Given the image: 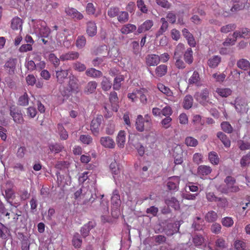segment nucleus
Listing matches in <instances>:
<instances>
[{
    "label": "nucleus",
    "mask_w": 250,
    "mask_h": 250,
    "mask_svg": "<svg viewBox=\"0 0 250 250\" xmlns=\"http://www.w3.org/2000/svg\"><path fill=\"white\" fill-rule=\"evenodd\" d=\"M137 29L136 25L128 23L124 25L120 29L121 32L123 34H128L135 31Z\"/></svg>",
    "instance_id": "25"
},
{
    "label": "nucleus",
    "mask_w": 250,
    "mask_h": 250,
    "mask_svg": "<svg viewBox=\"0 0 250 250\" xmlns=\"http://www.w3.org/2000/svg\"><path fill=\"white\" fill-rule=\"evenodd\" d=\"M68 74V71L66 70H61L56 71V77L58 82L60 83H62L64 80L66 78Z\"/></svg>",
    "instance_id": "39"
},
{
    "label": "nucleus",
    "mask_w": 250,
    "mask_h": 250,
    "mask_svg": "<svg viewBox=\"0 0 250 250\" xmlns=\"http://www.w3.org/2000/svg\"><path fill=\"white\" fill-rule=\"evenodd\" d=\"M125 140V132L123 130L120 131L116 138L117 146L119 148H123L124 147Z\"/></svg>",
    "instance_id": "20"
},
{
    "label": "nucleus",
    "mask_w": 250,
    "mask_h": 250,
    "mask_svg": "<svg viewBox=\"0 0 250 250\" xmlns=\"http://www.w3.org/2000/svg\"><path fill=\"white\" fill-rule=\"evenodd\" d=\"M17 63V60L14 59H9L5 64L4 68L10 74L14 73Z\"/></svg>",
    "instance_id": "19"
},
{
    "label": "nucleus",
    "mask_w": 250,
    "mask_h": 250,
    "mask_svg": "<svg viewBox=\"0 0 250 250\" xmlns=\"http://www.w3.org/2000/svg\"><path fill=\"white\" fill-rule=\"evenodd\" d=\"M82 243V240L79 233H75L73 237L72 244L75 248H79Z\"/></svg>",
    "instance_id": "57"
},
{
    "label": "nucleus",
    "mask_w": 250,
    "mask_h": 250,
    "mask_svg": "<svg viewBox=\"0 0 250 250\" xmlns=\"http://www.w3.org/2000/svg\"><path fill=\"white\" fill-rule=\"evenodd\" d=\"M235 38L239 37L248 39L250 38V30L247 28L242 29L240 31H235L233 34Z\"/></svg>",
    "instance_id": "29"
},
{
    "label": "nucleus",
    "mask_w": 250,
    "mask_h": 250,
    "mask_svg": "<svg viewBox=\"0 0 250 250\" xmlns=\"http://www.w3.org/2000/svg\"><path fill=\"white\" fill-rule=\"evenodd\" d=\"M193 98L190 95H187L183 101V107L185 109H188L191 107L193 104Z\"/></svg>",
    "instance_id": "43"
},
{
    "label": "nucleus",
    "mask_w": 250,
    "mask_h": 250,
    "mask_svg": "<svg viewBox=\"0 0 250 250\" xmlns=\"http://www.w3.org/2000/svg\"><path fill=\"white\" fill-rule=\"evenodd\" d=\"M180 183L178 176H173L168 178L167 186L169 190L177 189Z\"/></svg>",
    "instance_id": "13"
},
{
    "label": "nucleus",
    "mask_w": 250,
    "mask_h": 250,
    "mask_svg": "<svg viewBox=\"0 0 250 250\" xmlns=\"http://www.w3.org/2000/svg\"><path fill=\"white\" fill-rule=\"evenodd\" d=\"M85 73L87 76L92 78H98L102 76V73L100 71L93 68L88 69Z\"/></svg>",
    "instance_id": "38"
},
{
    "label": "nucleus",
    "mask_w": 250,
    "mask_h": 250,
    "mask_svg": "<svg viewBox=\"0 0 250 250\" xmlns=\"http://www.w3.org/2000/svg\"><path fill=\"white\" fill-rule=\"evenodd\" d=\"M97 28L95 22L90 21L86 24V33L89 37H93L97 34Z\"/></svg>",
    "instance_id": "17"
},
{
    "label": "nucleus",
    "mask_w": 250,
    "mask_h": 250,
    "mask_svg": "<svg viewBox=\"0 0 250 250\" xmlns=\"http://www.w3.org/2000/svg\"><path fill=\"white\" fill-rule=\"evenodd\" d=\"M137 94L140 96V100L141 102L143 104L147 103V96L148 95V90L146 88H141L136 91Z\"/></svg>",
    "instance_id": "30"
},
{
    "label": "nucleus",
    "mask_w": 250,
    "mask_h": 250,
    "mask_svg": "<svg viewBox=\"0 0 250 250\" xmlns=\"http://www.w3.org/2000/svg\"><path fill=\"white\" fill-rule=\"evenodd\" d=\"M157 88L161 92L167 96V99L171 101H174L173 92L168 87L161 83H159L157 84Z\"/></svg>",
    "instance_id": "11"
},
{
    "label": "nucleus",
    "mask_w": 250,
    "mask_h": 250,
    "mask_svg": "<svg viewBox=\"0 0 250 250\" xmlns=\"http://www.w3.org/2000/svg\"><path fill=\"white\" fill-rule=\"evenodd\" d=\"M25 66L27 69L32 72L36 69V63L33 60H31L30 58H26Z\"/></svg>",
    "instance_id": "44"
},
{
    "label": "nucleus",
    "mask_w": 250,
    "mask_h": 250,
    "mask_svg": "<svg viewBox=\"0 0 250 250\" xmlns=\"http://www.w3.org/2000/svg\"><path fill=\"white\" fill-rule=\"evenodd\" d=\"M217 136L222 142L225 147H229L230 146V141L226 134H224L222 132H219L217 134Z\"/></svg>",
    "instance_id": "35"
},
{
    "label": "nucleus",
    "mask_w": 250,
    "mask_h": 250,
    "mask_svg": "<svg viewBox=\"0 0 250 250\" xmlns=\"http://www.w3.org/2000/svg\"><path fill=\"white\" fill-rule=\"evenodd\" d=\"M221 223L224 227L230 228L233 226L234 221L231 217H225L222 219Z\"/></svg>",
    "instance_id": "53"
},
{
    "label": "nucleus",
    "mask_w": 250,
    "mask_h": 250,
    "mask_svg": "<svg viewBox=\"0 0 250 250\" xmlns=\"http://www.w3.org/2000/svg\"><path fill=\"white\" fill-rule=\"evenodd\" d=\"M167 67L165 64H161L155 69V73L157 77H162L167 73Z\"/></svg>",
    "instance_id": "34"
},
{
    "label": "nucleus",
    "mask_w": 250,
    "mask_h": 250,
    "mask_svg": "<svg viewBox=\"0 0 250 250\" xmlns=\"http://www.w3.org/2000/svg\"><path fill=\"white\" fill-rule=\"evenodd\" d=\"M124 80L123 75H119L115 77L114 80L113 88L115 90H119L121 86V82Z\"/></svg>",
    "instance_id": "52"
},
{
    "label": "nucleus",
    "mask_w": 250,
    "mask_h": 250,
    "mask_svg": "<svg viewBox=\"0 0 250 250\" xmlns=\"http://www.w3.org/2000/svg\"><path fill=\"white\" fill-rule=\"evenodd\" d=\"M210 91L208 88H204L200 91L197 92L194 95L195 100L203 105L210 104L212 102L210 101Z\"/></svg>",
    "instance_id": "2"
},
{
    "label": "nucleus",
    "mask_w": 250,
    "mask_h": 250,
    "mask_svg": "<svg viewBox=\"0 0 250 250\" xmlns=\"http://www.w3.org/2000/svg\"><path fill=\"white\" fill-rule=\"evenodd\" d=\"M95 226V223L92 221H89L88 223L85 224L81 229V232L83 237L87 236L90 230Z\"/></svg>",
    "instance_id": "23"
},
{
    "label": "nucleus",
    "mask_w": 250,
    "mask_h": 250,
    "mask_svg": "<svg viewBox=\"0 0 250 250\" xmlns=\"http://www.w3.org/2000/svg\"><path fill=\"white\" fill-rule=\"evenodd\" d=\"M200 78L199 73L196 71H194L193 72L192 75L189 78L188 83L189 84H195L198 85V83L200 82Z\"/></svg>",
    "instance_id": "37"
},
{
    "label": "nucleus",
    "mask_w": 250,
    "mask_h": 250,
    "mask_svg": "<svg viewBox=\"0 0 250 250\" xmlns=\"http://www.w3.org/2000/svg\"><path fill=\"white\" fill-rule=\"evenodd\" d=\"M118 17V20L121 23H125L128 21L129 15L126 11H120Z\"/></svg>",
    "instance_id": "46"
},
{
    "label": "nucleus",
    "mask_w": 250,
    "mask_h": 250,
    "mask_svg": "<svg viewBox=\"0 0 250 250\" xmlns=\"http://www.w3.org/2000/svg\"><path fill=\"white\" fill-rule=\"evenodd\" d=\"M221 61V58L217 55L213 56L210 58L208 62V66L211 68L216 67Z\"/></svg>",
    "instance_id": "31"
},
{
    "label": "nucleus",
    "mask_w": 250,
    "mask_h": 250,
    "mask_svg": "<svg viewBox=\"0 0 250 250\" xmlns=\"http://www.w3.org/2000/svg\"><path fill=\"white\" fill-rule=\"evenodd\" d=\"M215 244L216 248L220 250L226 248L227 247L225 240L222 237L218 238Z\"/></svg>",
    "instance_id": "55"
},
{
    "label": "nucleus",
    "mask_w": 250,
    "mask_h": 250,
    "mask_svg": "<svg viewBox=\"0 0 250 250\" xmlns=\"http://www.w3.org/2000/svg\"><path fill=\"white\" fill-rule=\"evenodd\" d=\"M185 142L187 146L191 147H195L198 144L197 140L191 136L186 137Z\"/></svg>",
    "instance_id": "47"
},
{
    "label": "nucleus",
    "mask_w": 250,
    "mask_h": 250,
    "mask_svg": "<svg viewBox=\"0 0 250 250\" xmlns=\"http://www.w3.org/2000/svg\"><path fill=\"white\" fill-rule=\"evenodd\" d=\"M86 44V39L83 36H79L78 37L76 42V46L79 49L83 48Z\"/></svg>",
    "instance_id": "50"
},
{
    "label": "nucleus",
    "mask_w": 250,
    "mask_h": 250,
    "mask_svg": "<svg viewBox=\"0 0 250 250\" xmlns=\"http://www.w3.org/2000/svg\"><path fill=\"white\" fill-rule=\"evenodd\" d=\"M208 160L213 165H217L219 163V158L217 154L214 151L210 152L208 154Z\"/></svg>",
    "instance_id": "40"
},
{
    "label": "nucleus",
    "mask_w": 250,
    "mask_h": 250,
    "mask_svg": "<svg viewBox=\"0 0 250 250\" xmlns=\"http://www.w3.org/2000/svg\"><path fill=\"white\" fill-rule=\"evenodd\" d=\"M120 197L117 190H115L113 192L111 197L112 214L113 216H117L119 213V208L121 205Z\"/></svg>",
    "instance_id": "3"
},
{
    "label": "nucleus",
    "mask_w": 250,
    "mask_h": 250,
    "mask_svg": "<svg viewBox=\"0 0 250 250\" xmlns=\"http://www.w3.org/2000/svg\"><path fill=\"white\" fill-rule=\"evenodd\" d=\"M22 23L23 22L21 18L16 17L12 19L11 23V27L13 30H20L21 31L22 28Z\"/></svg>",
    "instance_id": "22"
},
{
    "label": "nucleus",
    "mask_w": 250,
    "mask_h": 250,
    "mask_svg": "<svg viewBox=\"0 0 250 250\" xmlns=\"http://www.w3.org/2000/svg\"><path fill=\"white\" fill-rule=\"evenodd\" d=\"M223 130L228 133H230L232 132L233 128L231 125L227 122H224L221 125Z\"/></svg>",
    "instance_id": "64"
},
{
    "label": "nucleus",
    "mask_w": 250,
    "mask_h": 250,
    "mask_svg": "<svg viewBox=\"0 0 250 250\" xmlns=\"http://www.w3.org/2000/svg\"><path fill=\"white\" fill-rule=\"evenodd\" d=\"M174 226L175 225L174 224L170 223L167 225V228L164 229V230L167 235H172L176 232L177 230Z\"/></svg>",
    "instance_id": "58"
},
{
    "label": "nucleus",
    "mask_w": 250,
    "mask_h": 250,
    "mask_svg": "<svg viewBox=\"0 0 250 250\" xmlns=\"http://www.w3.org/2000/svg\"><path fill=\"white\" fill-rule=\"evenodd\" d=\"M10 114L12 117L13 120L17 124H21L23 122V118L22 114L16 108L10 107Z\"/></svg>",
    "instance_id": "10"
},
{
    "label": "nucleus",
    "mask_w": 250,
    "mask_h": 250,
    "mask_svg": "<svg viewBox=\"0 0 250 250\" xmlns=\"http://www.w3.org/2000/svg\"><path fill=\"white\" fill-rule=\"evenodd\" d=\"M6 189L5 190L4 197L9 201L10 199H13L15 197V193L13 190L12 188L14 187V184L12 182H7L6 183Z\"/></svg>",
    "instance_id": "16"
},
{
    "label": "nucleus",
    "mask_w": 250,
    "mask_h": 250,
    "mask_svg": "<svg viewBox=\"0 0 250 250\" xmlns=\"http://www.w3.org/2000/svg\"><path fill=\"white\" fill-rule=\"evenodd\" d=\"M91 196L90 191L85 187H83L76 191L74 193L76 199H83V203L85 204L89 200V196Z\"/></svg>",
    "instance_id": "6"
},
{
    "label": "nucleus",
    "mask_w": 250,
    "mask_h": 250,
    "mask_svg": "<svg viewBox=\"0 0 250 250\" xmlns=\"http://www.w3.org/2000/svg\"><path fill=\"white\" fill-rule=\"evenodd\" d=\"M97 86V83L95 81H90L87 83L84 89V93L90 94L94 93Z\"/></svg>",
    "instance_id": "27"
},
{
    "label": "nucleus",
    "mask_w": 250,
    "mask_h": 250,
    "mask_svg": "<svg viewBox=\"0 0 250 250\" xmlns=\"http://www.w3.org/2000/svg\"><path fill=\"white\" fill-rule=\"evenodd\" d=\"M110 169L113 174V177L115 179L120 173V169L119 166L116 161L114 160L109 166Z\"/></svg>",
    "instance_id": "32"
},
{
    "label": "nucleus",
    "mask_w": 250,
    "mask_h": 250,
    "mask_svg": "<svg viewBox=\"0 0 250 250\" xmlns=\"http://www.w3.org/2000/svg\"><path fill=\"white\" fill-rule=\"evenodd\" d=\"M69 85L72 91L78 92L79 87L77 79L73 77L70 78L69 82Z\"/></svg>",
    "instance_id": "54"
},
{
    "label": "nucleus",
    "mask_w": 250,
    "mask_h": 250,
    "mask_svg": "<svg viewBox=\"0 0 250 250\" xmlns=\"http://www.w3.org/2000/svg\"><path fill=\"white\" fill-rule=\"evenodd\" d=\"M153 24L152 20H147L138 27L137 32L140 34L148 31L153 26Z\"/></svg>",
    "instance_id": "15"
},
{
    "label": "nucleus",
    "mask_w": 250,
    "mask_h": 250,
    "mask_svg": "<svg viewBox=\"0 0 250 250\" xmlns=\"http://www.w3.org/2000/svg\"><path fill=\"white\" fill-rule=\"evenodd\" d=\"M237 65L239 68L246 70L250 68V62L246 59H241L237 62Z\"/></svg>",
    "instance_id": "42"
},
{
    "label": "nucleus",
    "mask_w": 250,
    "mask_h": 250,
    "mask_svg": "<svg viewBox=\"0 0 250 250\" xmlns=\"http://www.w3.org/2000/svg\"><path fill=\"white\" fill-rule=\"evenodd\" d=\"M103 120V117L102 115H98L94 118L90 124V130L94 136H98L100 133L101 125Z\"/></svg>",
    "instance_id": "5"
},
{
    "label": "nucleus",
    "mask_w": 250,
    "mask_h": 250,
    "mask_svg": "<svg viewBox=\"0 0 250 250\" xmlns=\"http://www.w3.org/2000/svg\"><path fill=\"white\" fill-rule=\"evenodd\" d=\"M35 32L42 37H47L50 33V30L44 21H40L35 25Z\"/></svg>",
    "instance_id": "4"
},
{
    "label": "nucleus",
    "mask_w": 250,
    "mask_h": 250,
    "mask_svg": "<svg viewBox=\"0 0 250 250\" xmlns=\"http://www.w3.org/2000/svg\"><path fill=\"white\" fill-rule=\"evenodd\" d=\"M145 122L144 119L142 115H139L137 116L136 120L135 126L138 131L143 132L145 130H147V129H145Z\"/></svg>",
    "instance_id": "26"
},
{
    "label": "nucleus",
    "mask_w": 250,
    "mask_h": 250,
    "mask_svg": "<svg viewBox=\"0 0 250 250\" xmlns=\"http://www.w3.org/2000/svg\"><path fill=\"white\" fill-rule=\"evenodd\" d=\"M218 215L213 210L209 211L205 216V219L208 222H213L217 220Z\"/></svg>",
    "instance_id": "36"
},
{
    "label": "nucleus",
    "mask_w": 250,
    "mask_h": 250,
    "mask_svg": "<svg viewBox=\"0 0 250 250\" xmlns=\"http://www.w3.org/2000/svg\"><path fill=\"white\" fill-rule=\"evenodd\" d=\"M100 143L104 147L113 149L116 146L114 140L109 136H103L100 139Z\"/></svg>",
    "instance_id": "8"
},
{
    "label": "nucleus",
    "mask_w": 250,
    "mask_h": 250,
    "mask_svg": "<svg viewBox=\"0 0 250 250\" xmlns=\"http://www.w3.org/2000/svg\"><path fill=\"white\" fill-rule=\"evenodd\" d=\"M166 204L168 206L173 208L175 209H178L180 208V205L178 201L174 197H172L168 200H167Z\"/></svg>",
    "instance_id": "48"
},
{
    "label": "nucleus",
    "mask_w": 250,
    "mask_h": 250,
    "mask_svg": "<svg viewBox=\"0 0 250 250\" xmlns=\"http://www.w3.org/2000/svg\"><path fill=\"white\" fill-rule=\"evenodd\" d=\"M112 83L106 77H103L101 82L102 88L104 90L107 91L109 90L112 86Z\"/></svg>",
    "instance_id": "45"
},
{
    "label": "nucleus",
    "mask_w": 250,
    "mask_h": 250,
    "mask_svg": "<svg viewBox=\"0 0 250 250\" xmlns=\"http://www.w3.org/2000/svg\"><path fill=\"white\" fill-rule=\"evenodd\" d=\"M133 146L135 149L137 150L138 154L140 156H143L145 152V147L139 142L135 143Z\"/></svg>",
    "instance_id": "56"
},
{
    "label": "nucleus",
    "mask_w": 250,
    "mask_h": 250,
    "mask_svg": "<svg viewBox=\"0 0 250 250\" xmlns=\"http://www.w3.org/2000/svg\"><path fill=\"white\" fill-rule=\"evenodd\" d=\"M182 33L184 37L187 40L188 44L191 47L195 46L196 42L192 34L186 28L182 30Z\"/></svg>",
    "instance_id": "21"
},
{
    "label": "nucleus",
    "mask_w": 250,
    "mask_h": 250,
    "mask_svg": "<svg viewBox=\"0 0 250 250\" xmlns=\"http://www.w3.org/2000/svg\"><path fill=\"white\" fill-rule=\"evenodd\" d=\"M234 247L237 250H248L249 249L246 243L241 240H237L234 243Z\"/></svg>",
    "instance_id": "49"
},
{
    "label": "nucleus",
    "mask_w": 250,
    "mask_h": 250,
    "mask_svg": "<svg viewBox=\"0 0 250 250\" xmlns=\"http://www.w3.org/2000/svg\"><path fill=\"white\" fill-rule=\"evenodd\" d=\"M65 12L67 16L77 20H81L83 18V15L77 9L70 7L65 8Z\"/></svg>",
    "instance_id": "9"
},
{
    "label": "nucleus",
    "mask_w": 250,
    "mask_h": 250,
    "mask_svg": "<svg viewBox=\"0 0 250 250\" xmlns=\"http://www.w3.org/2000/svg\"><path fill=\"white\" fill-rule=\"evenodd\" d=\"M137 6L139 9L143 13H146L148 9L143 0H137Z\"/></svg>",
    "instance_id": "60"
},
{
    "label": "nucleus",
    "mask_w": 250,
    "mask_h": 250,
    "mask_svg": "<svg viewBox=\"0 0 250 250\" xmlns=\"http://www.w3.org/2000/svg\"><path fill=\"white\" fill-rule=\"evenodd\" d=\"M226 185H221L218 190L223 193L228 194L229 192H237L240 190L239 187L235 185V180L231 176H228L225 180Z\"/></svg>",
    "instance_id": "1"
},
{
    "label": "nucleus",
    "mask_w": 250,
    "mask_h": 250,
    "mask_svg": "<svg viewBox=\"0 0 250 250\" xmlns=\"http://www.w3.org/2000/svg\"><path fill=\"white\" fill-rule=\"evenodd\" d=\"M205 241L204 238L199 235H196L193 238V242L196 247L202 245Z\"/></svg>",
    "instance_id": "63"
},
{
    "label": "nucleus",
    "mask_w": 250,
    "mask_h": 250,
    "mask_svg": "<svg viewBox=\"0 0 250 250\" xmlns=\"http://www.w3.org/2000/svg\"><path fill=\"white\" fill-rule=\"evenodd\" d=\"M58 128L61 138L62 140H66L68 137V134L66 130L63 128V126L62 125H59Z\"/></svg>",
    "instance_id": "59"
},
{
    "label": "nucleus",
    "mask_w": 250,
    "mask_h": 250,
    "mask_svg": "<svg viewBox=\"0 0 250 250\" xmlns=\"http://www.w3.org/2000/svg\"><path fill=\"white\" fill-rule=\"evenodd\" d=\"M80 54L76 51H69L66 53L62 54L60 56V59L62 61H72L75 60L79 57Z\"/></svg>",
    "instance_id": "12"
},
{
    "label": "nucleus",
    "mask_w": 250,
    "mask_h": 250,
    "mask_svg": "<svg viewBox=\"0 0 250 250\" xmlns=\"http://www.w3.org/2000/svg\"><path fill=\"white\" fill-rule=\"evenodd\" d=\"M49 148L52 152L57 153L62 150L63 146L60 144H56L50 145Z\"/></svg>",
    "instance_id": "62"
},
{
    "label": "nucleus",
    "mask_w": 250,
    "mask_h": 250,
    "mask_svg": "<svg viewBox=\"0 0 250 250\" xmlns=\"http://www.w3.org/2000/svg\"><path fill=\"white\" fill-rule=\"evenodd\" d=\"M250 163V153H248L242 157L240 160V165L242 167H246Z\"/></svg>",
    "instance_id": "61"
},
{
    "label": "nucleus",
    "mask_w": 250,
    "mask_h": 250,
    "mask_svg": "<svg viewBox=\"0 0 250 250\" xmlns=\"http://www.w3.org/2000/svg\"><path fill=\"white\" fill-rule=\"evenodd\" d=\"M29 104V97L27 93L20 97L18 100V104L20 105L25 106Z\"/></svg>",
    "instance_id": "51"
},
{
    "label": "nucleus",
    "mask_w": 250,
    "mask_h": 250,
    "mask_svg": "<svg viewBox=\"0 0 250 250\" xmlns=\"http://www.w3.org/2000/svg\"><path fill=\"white\" fill-rule=\"evenodd\" d=\"M67 33V30H64L62 33L58 34L57 36V38L59 40L60 43L63 42L64 46L68 47L71 43V39H67V38L65 37Z\"/></svg>",
    "instance_id": "24"
},
{
    "label": "nucleus",
    "mask_w": 250,
    "mask_h": 250,
    "mask_svg": "<svg viewBox=\"0 0 250 250\" xmlns=\"http://www.w3.org/2000/svg\"><path fill=\"white\" fill-rule=\"evenodd\" d=\"M159 63V56L156 54L148 55L146 57V63L148 66H156Z\"/></svg>",
    "instance_id": "18"
},
{
    "label": "nucleus",
    "mask_w": 250,
    "mask_h": 250,
    "mask_svg": "<svg viewBox=\"0 0 250 250\" xmlns=\"http://www.w3.org/2000/svg\"><path fill=\"white\" fill-rule=\"evenodd\" d=\"M215 92L222 98H227L231 95L232 90L229 88L220 87L216 88Z\"/></svg>",
    "instance_id": "14"
},
{
    "label": "nucleus",
    "mask_w": 250,
    "mask_h": 250,
    "mask_svg": "<svg viewBox=\"0 0 250 250\" xmlns=\"http://www.w3.org/2000/svg\"><path fill=\"white\" fill-rule=\"evenodd\" d=\"M231 104L234 105L236 110L239 112L244 113L248 111V105L242 98L239 97L236 98L234 103H231Z\"/></svg>",
    "instance_id": "7"
},
{
    "label": "nucleus",
    "mask_w": 250,
    "mask_h": 250,
    "mask_svg": "<svg viewBox=\"0 0 250 250\" xmlns=\"http://www.w3.org/2000/svg\"><path fill=\"white\" fill-rule=\"evenodd\" d=\"M212 169L209 166L206 165L200 166L197 169L198 174L200 176H206L210 174Z\"/></svg>",
    "instance_id": "28"
},
{
    "label": "nucleus",
    "mask_w": 250,
    "mask_h": 250,
    "mask_svg": "<svg viewBox=\"0 0 250 250\" xmlns=\"http://www.w3.org/2000/svg\"><path fill=\"white\" fill-rule=\"evenodd\" d=\"M184 49V45L181 43H179L174 50L173 58L181 57Z\"/></svg>",
    "instance_id": "41"
},
{
    "label": "nucleus",
    "mask_w": 250,
    "mask_h": 250,
    "mask_svg": "<svg viewBox=\"0 0 250 250\" xmlns=\"http://www.w3.org/2000/svg\"><path fill=\"white\" fill-rule=\"evenodd\" d=\"M184 59L185 62L188 64H190L193 61V51L191 48L187 49L184 54Z\"/></svg>",
    "instance_id": "33"
}]
</instances>
